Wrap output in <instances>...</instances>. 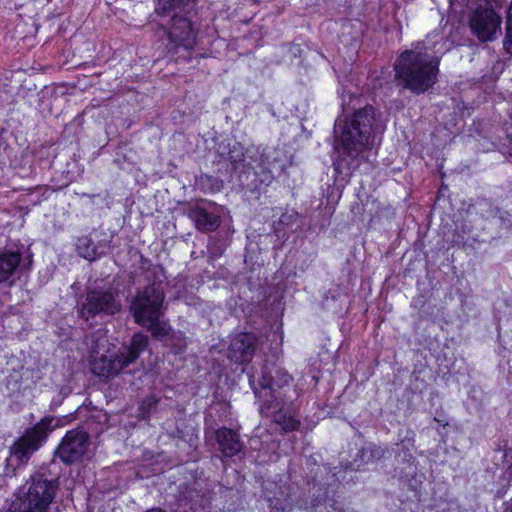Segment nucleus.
I'll return each instance as SVG.
<instances>
[{
	"instance_id": "nucleus-1",
	"label": "nucleus",
	"mask_w": 512,
	"mask_h": 512,
	"mask_svg": "<svg viewBox=\"0 0 512 512\" xmlns=\"http://www.w3.org/2000/svg\"><path fill=\"white\" fill-rule=\"evenodd\" d=\"M302 474L294 464L288 470L289 482L277 486L267 500L271 512H304L333 497L345 471L341 467L318 464L313 456L306 458Z\"/></svg>"
},
{
	"instance_id": "nucleus-2",
	"label": "nucleus",
	"mask_w": 512,
	"mask_h": 512,
	"mask_svg": "<svg viewBox=\"0 0 512 512\" xmlns=\"http://www.w3.org/2000/svg\"><path fill=\"white\" fill-rule=\"evenodd\" d=\"M374 108L365 106L355 110L343 121L337 120L335 132L340 131L339 141L342 158L333 163L335 172L334 190L338 196L349 182L351 172L360 164L362 153L371 148L373 139Z\"/></svg>"
},
{
	"instance_id": "nucleus-3",
	"label": "nucleus",
	"mask_w": 512,
	"mask_h": 512,
	"mask_svg": "<svg viewBox=\"0 0 512 512\" xmlns=\"http://www.w3.org/2000/svg\"><path fill=\"white\" fill-rule=\"evenodd\" d=\"M291 381L292 376L287 371L268 363L249 376L250 386L261 403V412L271 416L286 432L300 426V421L292 415L293 401L287 396Z\"/></svg>"
},
{
	"instance_id": "nucleus-4",
	"label": "nucleus",
	"mask_w": 512,
	"mask_h": 512,
	"mask_svg": "<svg viewBox=\"0 0 512 512\" xmlns=\"http://www.w3.org/2000/svg\"><path fill=\"white\" fill-rule=\"evenodd\" d=\"M439 63V58L431 54L423 42H417L397 58L396 79L414 94L425 93L437 81Z\"/></svg>"
},
{
	"instance_id": "nucleus-5",
	"label": "nucleus",
	"mask_w": 512,
	"mask_h": 512,
	"mask_svg": "<svg viewBox=\"0 0 512 512\" xmlns=\"http://www.w3.org/2000/svg\"><path fill=\"white\" fill-rule=\"evenodd\" d=\"M196 0H157L155 14L161 17L169 39L177 46L191 49L196 44L198 29L193 20Z\"/></svg>"
},
{
	"instance_id": "nucleus-6",
	"label": "nucleus",
	"mask_w": 512,
	"mask_h": 512,
	"mask_svg": "<svg viewBox=\"0 0 512 512\" xmlns=\"http://www.w3.org/2000/svg\"><path fill=\"white\" fill-rule=\"evenodd\" d=\"M60 420L52 415L41 418L32 427L27 428L9 448L5 459L3 478H11L18 468L25 466L48 440L49 435L59 427Z\"/></svg>"
},
{
	"instance_id": "nucleus-7",
	"label": "nucleus",
	"mask_w": 512,
	"mask_h": 512,
	"mask_svg": "<svg viewBox=\"0 0 512 512\" xmlns=\"http://www.w3.org/2000/svg\"><path fill=\"white\" fill-rule=\"evenodd\" d=\"M77 316L93 327L121 313L120 291L112 286L87 288L77 302Z\"/></svg>"
},
{
	"instance_id": "nucleus-8",
	"label": "nucleus",
	"mask_w": 512,
	"mask_h": 512,
	"mask_svg": "<svg viewBox=\"0 0 512 512\" xmlns=\"http://www.w3.org/2000/svg\"><path fill=\"white\" fill-rule=\"evenodd\" d=\"M58 489V478L37 473L17 490L6 512H48Z\"/></svg>"
},
{
	"instance_id": "nucleus-9",
	"label": "nucleus",
	"mask_w": 512,
	"mask_h": 512,
	"mask_svg": "<svg viewBox=\"0 0 512 512\" xmlns=\"http://www.w3.org/2000/svg\"><path fill=\"white\" fill-rule=\"evenodd\" d=\"M149 345L148 336L143 333H136L132 336L129 345H123L115 355H101L91 362V371L96 376L109 379L115 377L119 372L133 364L139 356L147 350Z\"/></svg>"
},
{
	"instance_id": "nucleus-10",
	"label": "nucleus",
	"mask_w": 512,
	"mask_h": 512,
	"mask_svg": "<svg viewBox=\"0 0 512 512\" xmlns=\"http://www.w3.org/2000/svg\"><path fill=\"white\" fill-rule=\"evenodd\" d=\"M165 293L162 281L154 280L144 288H138L129 302V313L138 325L148 324L161 315Z\"/></svg>"
},
{
	"instance_id": "nucleus-11",
	"label": "nucleus",
	"mask_w": 512,
	"mask_h": 512,
	"mask_svg": "<svg viewBox=\"0 0 512 512\" xmlns=\"http://www.w3.org/2000/svg\"><path fill=\"white\" fill-rule=\"evenodd\" d=\"M471 34L480 42H492L501 35L502 17L492 4H479L469 15Z\"/></svg>"
},
{
	"instance_id": "nucleus-12",
	"label": "nucleus",
	"mask_w": 512,
	"mask_h": 512,
	"mask_svg": "<svg viewBox=\"0 0 512 512\" xmlns=\"http://www.w3.org/2000/svg\"><path fill=\"white\" fill-rule=\"evenodd\" d=\"M32 260L20 249H5L0 252V284L12 286L29 268Z\"/></svg>"
},
{
	"instance_id": "nucleus-13",
	"label": "nucleus",
	"mask_w": 512,
	"mask_h": 512,
	"mask_svg": "<svg viewBox=\"0 0 512 512\" xmlns=\"http://www.w3.org/2000/svg\"><path fill=\"white\" fill-rule=\"evenodd\" d=\"M88 445V434L84 430L73 429L65 434L55 453L62 462L71 464L82 458Z\"/></svg>"
},
{
	"instance_id": "nucleus-14",
	"label": "nucleus",
	"mask_w": 512,
	"mask_h": 512,
	"mask_svg": "<svg viewBox=\"0 0 512 512\" xmlns=\"http://www.w3.org/2000/svg\"><path fill=\"white\" fill-rule=\"evenodd\" d=\"M288 165L289 160L283 149L264 148L259 158V166L263 174L261 182L269 185L274 178L279 177L284 172Z\"/></svg>"
},
{
	"instance_id": "nucleus-15",
	"label": "nucleus",
	"mask_w": 512,
	"mask_h": 512,
	"mask_svg": "<svg viewBox=\"0 0 512 512\" xmlns=\"http://www.w3.org/2000/svg\"><path fill=\"white\" fill-rule=\"evenodd\" d=\"M109 247L110 240L107 234L99 230H93L88 235L79 237L76 243L78 254L88 261H94L106 254Z\"/></svg>"
},
{
	"instance_id": "nucleus-16",
	"label": "nucleus",
	"mask_w": 512,
	"mask_h": 512,
	"mask_svg": "<svg viewBox=\"0 0 512 512\" xmlns=\"http://www.w3.org/2000/svg\"><path fill=\"white\" fill-rule=\"evenodd\" d=\"M205 434L207 439H215L218 444V451L224 458L238 455L244 448L240 435L233 429L221 427L216 430L206 431Z\"/></svg>"
},
{
	"instance_id": "nucleus-17",
	"label": "nucleus",
	"mask_w": 512,
	"mask_h": 512,
	"mask_svg": "<svg viewBox=\"0 0 512 512\" xmlns=\"http://www.w3.org/2000/svg\"><path fill=\"white\" fill-rule=\"evenodd\" d=\"M257 337L253 333L235 335L228 346V358L235 363H249L256 351Z\"/></svg>"
},
{
	"instance_id": "nucleus-18",
	"label": "nucleus",
	"mask_w": 512,
	"mask_h": 512,
	"mask_svg": "<svg viewBox=\"0 0 512 512\" xmlns=\"http://www.w3.org/2000/svg\"><path fill=\"white\" fill-rule=\"evenodd\" d=\"M189 218L194 222L196 228L203 233L215 231L221 224V215L218 208L213 205L195 204L189 207Z\"/></svg>"
},
{
	"instance_id": "nucleus-19",
	"label": "nucleus",
	"mask_w": 512,
	"mask_h": 512,
	"mask_svg": "<svg viewBox=\"0 0 512 512\" xmlns=\"http://www.w3.org/2000/svg\"><path fill=\"white\" fill-rule=\"evenodd\" d=\"M141 326L147 328L151 332L152 337L163 344L174 331L166 321L160 320V316H157L155 320H151L148 324H142Z\"/></svg>"
},
{
	"instance_id": "nucleus-20",
	"label": "nucleus",
	"mask_w": 512,
	"mask_h": 512,
	"mask_svg": "<svg viewBox=\"0 0 512 512\" xmlns=\"http://www.w3.org/2000/svg\"><path fill=\"white\" fill-rule=\"evenodd\" d=\"M394 471L402 480L407 482L413 489L421 484L422 475L418 473V466L416 461L414 463H408L406 466H395Z\"/></svg>"
},
{
	"instance_id": "nucleus-21",
	"label": "nucleus",
	"mask_w": 512,
	"mask_h": 512,
	"mask_svg": "<svg viewBox=\"0 0 512 512\" xmlns=\"http://www.w3.org/2000/svg\"><path fill=\"white\" fill-rule=\"evenodd\" d=\"M163 345L169 348L173 354L180 355L187 348V339L183 332L173 331Z\"/></svg>"
},
{
	"instance_id": "nucleus-22",
	"label": "nucleus",
	"mask_w": 512,
	"mask_h": 512,
	"mask_svg": "<svg viewBox=\"0 0 512 512\" xmlns=\"http://www.w3.org/2000/svg\"><path fill=\"white\" fill-rule=\"evenodd\" d=\"M393 451L395 453V466H406L408 463L411 464L416 461L411 450L404 444H397Z\"/></svg>"
},
{
	"instance_id": "nucleus-23",
	"label": "nucleus",
	"mask_w": 512,
	"mask_h": 512,
	"mask_svg": "<svg viewBox=\"0 0 512 512\" xmlns=\"http://www.w3.org/2000/svg\"><path fill=\"white\" fill-rule=\"evenodd\" d=\"M506 35L503 40V47L505 51L512 55V0L507 9V17H506Z\"/></svg>"
},
{
	"instance_id": "nucleus-24",
	"label": "nucleus",
	"mask_w": 512,
	"mask_h": 512,
	"mask_svg": "<svg viewBox=\"0 0 512 512\" xmlns=\"http://www.w3.org/2000/svg\"><path fill=\"white\" fill-rule=\"evenodd\" d=\"M159 399L154 395L146 396L139 407L142 419H146L150 412L155 410L158 405Z\"/></svg>"
},
{
	"instance_id": "nucleus-25",
	"label": "nucleus",
	"mask_w": 512,
	"mask_h": 512,
	"mask_svg": "<svg viewBox=\"0 0 512 512\" xmlns=\"http://www.w3.org/2000/svg\"><path fill=\"white\" fill-rule=\"evenodd\" d=\"M228 159L233 164H238L244 161L243 149L239 144L233 145L228 153Z\"/></svg>"
},
{
	"instance_id": "nucleus-26",
	"label": "nucleus",
	"mask_w": 512,
	"mask_h": 512,
	"mask_svg": "<svg viewBox=\"0 0 512 512\" xmlns=\"http://www.w3.org/2000/svg\"><path fill=\"white\" fill-rule=\"evenodd\" d=\"M367 446L369 449L368 454L372 462L380 460L385 457L387 450L384 449L383 447L378 446L376 444H368Z\"/></svg>"
},
{
	"instance_id": "nucleus-27",
	"label": "nucleus",
	"mask_w": 512,
	"mask_h": 512,
	"mask_svg": "<svg viewBox=\"0 0 512 512\" xmlns=\"http://www.w3.org/2000/svg\"><path fill=\"white\" fill-rule=\"evenodd\" d=\"M368 451H369L368 446H364V447H362L358 451V453H357V455H356V457L354 459V465L355 466L360 467L363 464H367V463L372 462L370 460V456L368 454Z\"/></svg>"
},
{
	"instance_id": "nucleus-28",
	"label": "nucleus",
	"mask_w": 512,
	"mask_h": 512,
	"mask_svg": "<svg viewBox=\"0 0 512 512\" xmlns=\"http://www.w3.org/2000/svg\"><path fill=\"white\" fill-rule=\"evenodd\" d=\"M141 263H142V267L147 269V271L155 278H158V274H160L162 272L161 269H159L157 267L151 268L152 265H151L150 261L147 258H144L143 256H141Z\"/></svg>"
},
{
	"instance_id": "nucleus-29",
	"label": "nucleus",
	"mask_w": 512,
	"mask_h": 512,
	"mask_svg": "<svg viewBox=\"0 0 512 512\" xmlns=\"http://www.w3.org/2000/svg\"><path fill=\"white\" fill-rule=\"evenodd\" d=\"M298 219V214L297 213H284L281 215L280 219H279V222L280 224H283V225H290L292 224L293 222L297 221Z\"/></svg>"
},
{
	"instance_id": "nucleus-30",
	"label": "nucleus",
	"mask_w": 512,
	"mask_h": 512,
	"mask_svg": "<svg viewBox=\"0 0 512 512\" xmlns=\"http://www.w3.org/2000/svg\"><path fill=\"white\" fill-rule=\"evenodd\" d=\"M510 457L512 459V449H506L503 453V458ZM509 467H512V461L508 464Z\"/></svg>"
},
{
	"instance_id": "nucleus-31",
	"label": "nucleus",
	"mask_w": 512,
	"mask_h": 512,
	"mask_svg": "<svg viewBox=\"0 0 512 512\" xmlns=\"http://www.w3.org/2000/svg\"><path fill=\"white\" fill-rule=\"evenodd\" d=\"M504 512H512V500L506 503Z\"/></svg>"
},
{
	"instance_id": "nucleus-32",
	"label": "nucleus",
	"mask_w": 512,
	"mask_h": 512,
	"mask_svg": "<svg viewBox=\"0 0 512 512\" xmlns=\"http://www.w3.org/2000/svg\"><path fill=\"white\" fill-rule=\"evenodd\" d=\"M146 512H166V511L161 508H151V509H148Z\"/></svg>"
},
{
	"instance_id": "nucleus-33",
	"label": "nucleus",
	"mask_w": 512,
	"mask_h": 512,
	"mask_svg": "<svg viewBox=\"0 0 512 512\" xmlns=\"http://www.w3.org/2000/svg\"><path fill=\"white\" fill-rule=\"evenodd\" d=\"M91 349L94 353L98 354L99 353V350H98V344H92L91 346Z\"/></svg>"
}]
</instances>
